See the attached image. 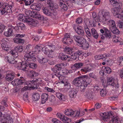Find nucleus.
I'll list each match as a JSON object with an SVG mask.
<instances>
[{
	"label": "nucleus",
	"mask_w": 123,
	"mask_h": 123,
	"mask_svg": "<svg viewBox=\"0 0 123 123\" xmlns=\"http://www.w3.org/2000/svg\"><path fill=\"white\" fill-rule=\"evenodd\" d=\"M110 4L115 6L111 9V12L116 18L119 19L123 18V11L121 9L122 6L118 1L117 0H109Z\"/></svg>",
	"instance_id": "obj_1"
},
{
	"label": "nucleus",
	"mask_w": 123,
	"mask_h": 123,
	"mask_svg": "<svg viewBox=\"0 0 123 123\" xmlns=\"http://www.w3.org/2000/svg\"><path fill=\"white\" fill-rule=\"evenodd\" d=\"M100 116L104 121H107L111 118V120H110L108 123H118V120L117 118L115 116L113 115L112 112H105L100 113Z\"/></svg>",
	"instance_id": "obj_2"
},
{
	"label": "nucleus",
	"mask_w": 123,
	"mask_h": 123,
	"mask_svg": "<svg viewBox=\"0 0 123 123\" xmlns=\"http://www.w3.org/2000/svg\"><path fill=\"white\" fill-rule=\"evenodd\" d=\"M13 86H18L19 85H27L25 86L27 87L28 88L30 87H32L34 88H35V86H33L34 85H35V84L32 82L31 81H27L26 82L25 80H20L18 79H16L12 81L11 82Z\"/></svg>",
	"instance_id": "obj_3"
},
{
	"label": "nucleus",
	"mask_w": 123,
	"mask_h": 123,
	"mask_svg": "<svg viewBox=\"0 0 123 123\" xmlns=\"http://www.w3.org/2000/svg\"><path fill=\"white\" fill-rule=\"evenodd\" d=\"M98 17L99 21L103 23L110 18L109 12L104 10H102L99 12Z\"/></svg>",
	"instance_id": "obj_4"
},
{
	"label": "nucleus",
	"mask_w": 123,
	"mask_h": 123,
	"mask_svg": "<svg viewBox=\"0 0 123 123\" xmlns=\"http://www.w3.org/2000/svg\"><path fill=\"white\" fill-rule=\"evenodd\" d=\"M55 49V46L54 45H48L44 46L43 45L42 48V51L44 54L47 55L51 54L53 51V50Z\"/></svg>",
	"instance_id": "obj_5"
},
{
	"label": "nucleus",
	"mask_w": 123,
	"mask_h": 123,
	"mask_svg": "<svg viewBox=\"0 0 123 123\" xmlns=\"http://www.w3.org/2000/svg\"><path fill=\"white\" fill-rule=\"evenodd\" d=\"M25 14L27 16H31L36 18H37L41 20H44V17L39 14L38 12H37L34 11L31 12L29 10H27L25 12Z\"/></svg>",
	"instance_id": "obj_6"
},
{
	"label": "nucleus",
	"mask_w": 123,
	"mask_h": 123,
	"mask_svg": "<svg viewBox=\"0 0 123 123\" xmlns=\"http://www.w3.org/2000/svg\"><path fill=\"white\" fill-rule=\"evenodd\" d=\"M4 5L5 6V7L0 9L1 12L2 14H3L5 13H8L9 15L11 14L12 13L11 8L13 7V5H9L7 3H6L4 4Z\"/></svg>",
	"instance_id": "obj_7"
},
{
	"label": "nucleus",
	"mask_w": 123,
	"mask_h": 123,
	"mask_svg": "<svg viewBox=\"0 0 123 123\" xmlns=\"http://www.w3.org/2000/svg\"><path fill=\"white\" fill-rule=\"evenodd\" d=\"M88 77V76L84 75L75 78L73 81V84L76 86H80L81 82H83Z\"/></svg>",
	"instance_id": "obj_8"
},
{
	"label": "nucleus",
	"mask_w": 123,
	"mask_h": 123,
	"mask_svg": "<svg viewBox=\"0 0 123 123\" xmlns=\"http://www.w3.org/2000/svg\"><path fill=\"white\" fill-rule=\"evenodd\" d=\"M62 72V71H60L58 73H55V75L57 77L59 80H59L58 83L60 84H63L64 86H69V87H70L71 86V84L68 82L67 81L65 80H61L63 76L62 75L60 74V73H61Z\"/></svg>",
	"instance_id": "obj_9"
},
{
	"label": "nucleus",
	"mask_w": 123,
	"mask_h": 123,
	"mask_svg": "<svg viewBox=\"0 0 123 123\" xmlns=\"http://www.w3.org/2000/svg\"><path fill=\"white\" fill-rule=\"evenodd\" d=\"M24 59L25 61L27 62L30 61H35L36 58L33 55V53L31 52H29V53L26 54L24 56Z\"/></svg>",
	"instance_id": "obj_10"
},
{
	"label": "nucleus",
	"mask_w": 123,
	"mask_h": 123,
	"mask_svg": "<svg viewBox=\"0 0 123 123\" xmlns=\"http://www.w3.org/2000/svg\"><path fill=\"white\" fill-rule=\"evenodd\" d=\"M28 63L27 62H24L22 63L19 62L18 63H16L14 66L18 69H20L23 71H27V68L28 66H27Z\"/></svg>",
	"instance_id": "obj_11"
},
{
	"label": "nucleus",
	"mask_w": 123,
	"mask_h": 123,
	"mask_svg": "<svg viewBox=\"0 0 123 123\" xmlns=\"http://www.w3.org/2000/svg\"><path fill=\"white\" fill-rule=\"evenodd\" d=\"M91 82V79L88 77L84 81L82 82L80 86V90L81 91H84L87 86L88 84Z\"/></svg>",
	"instance_id": "obj_12"
},
{
	"label": "nucleus",
	"mask_w": 123,
	"mask_h": 123,
	"mask_svg": "<svg viewBox=\"0 0 123 123\" xmlns=\"http://www.w3.org/2000/svg\"><path fill=\"white\" fill-rule=\"evenodd\" d=\"M13 119L8 114H5L3 117L1 118V120L0 123H12Z\"/></svg>",
	"instance_id": "obj_13"
},
{
	"label": "nucleus",
	"mask_w": 123,
	"mask_h": 123,
	"mask_svg": "<svg viewBox=\"0 0 123 123\" xmlns=\"http://www.w3.org/2000/svg\"><path fill=\"white\" fill-rule=\"evenodd\" d=\"M23 49V47L22 46H19L16 47H15L14 50H11L10 53L14 58H16L18 56V53L16 50L18 52H21L22 51Z\"/></svg>",
	"instance_id": "obj_14"
},
{
	"label": "nucleus",
	"mask_w": 123,
	"mask_h": 123,
	"mask_svg": "<svg viewBox=\"0 0 123 123\" xmlns=\"http://www.w3.org/2000/svg\"><path fill=\"white\" fill-rule=\"evenodd\" d=\"M114 79L112 77H107V84L115 87V88L117 89L119 87V84L118 83L115 84L114 82Z\"/></svg>",
	"instance_id": "obj_15"
},
{
	"label": "nucleus",
	"mask_w": 123,
	"mask_h": 123,
	"mask_svg": "<svg viewBox=\"0 0 123 123\" xmlns=\"http://www.w3.org/2000/svg\"><path fill=\"white\" fill-rule=\"evenodd\" d=\"M25 21L28 24L31 26H36L37 24V20H35L30 17L25 18Z\"/></svg>",
	"instance_id": "obj_16"
},
{
	"label": "nucleus",
	"mask_w": 123,
	"mask_h": 123,
	"mask_svg": "<svg viewBox=\"0 0 123 123\" xmlns=\"http://www.w3.org/2000/svg\"><path fill=\"white\" fill-rule=\"evenodd\" d=\"M83 41L81 42L79 45L80 47L86 50L88 49L90 45L86 39H83Z\"/></svg>",
	"instance_id": "obj_17"
},
{
	"label": "nucleus",
	"mask_w": 123,
	"mask_h": 123,
	"mask_svg": "<svg viewBox=\"0 0 123 123\" xmlns=\"http://www.w3.org/2000/svg\"><path fill=\"white\" fill-rule=\"evenodd\" d=\"M53 10L49 9L47 8H45L43 9V13L48 16H52L53 15H55L56 13L53 12Z\"/></svg>",
	"instance_id": "obj_18"
},
{
	"label": "nucleus",
	"mask_w": 123,
	"mask_h": 123,
	"mask_svg": "<svg viewBox=\"0 0 123 123\" xmlns=\"http://www.w3.org/2000/svg\"><path fill=\"white\" fill-rule=\"evenodd\" d=\"M106 22H105L103 23L104 24H106L108 25L111 26V29L113 28H115L116 26L115 22L114 21L112 20H111L109 19L108 20L106 21Z\"/></svg>",
	"instance_id": "obj_19"
},
{
	"label": "nucleus",
	"mask_w": 123,
	"mask_h": 123,
	"mask_svg": "<svg viewBox=\"0 0 123 123\" xmlns=\"http://www.w3.org/2000/svg\"><path fill=\"white\" fill-rule=\"evenodd\" d=\"M5 60L10 63L13 64L14 65V66L17 63V62L15 61L13 57L11 56H6L5 58Z\"/></svg>",
	"instance_id": "obj_20"
},
{
	"label": "nucleus",
	"mask_w": 123,
	"mask_h": 123,
	"mask_svg": "<svg viewBox=\"0 0 123 123\" xmlns=\"http://www.w3.org/2000/svg\"><path fill=\"white\" fill-rule=\"evenodd\" d=\"M84 64L81 62L76 63L74 65L71 67V69L73 70H75L81 68L83 66Z\"/></svg>",
	"instance_id": "obj_21"
},
{
	"label": "nucleus",
	"mask_w": 123,
	"mask_h": 123,
	"mask_svg": "<svg viewBox=\"0 0 123 123\" xmlns=\"http://www.w3.org/2000/svg\"><path fill=\"white\" fill-rule=\"evenodd\" d=\"M15 76L13 73L10 72L6 74L5 77L6 80L8 81H11L13 79Z\"/></svg>",
	"instance_id": "obj_22"
},
{
	"label": "nucleus",
	"mask_w": 123,
	"mask_h": 123,
	"mask_svg": "<svg viewBox=\"0 0 123 123\" xmlns=\"http://www.w3.org/2000/svg\"><path fill=\"white\" fill-rule=\"evenodd\" d=\"M75 30L76 32L79 35L81 36L84 35V32L81 26H78Z\"/></svg>",
	"instance_id": "obj_23"
},
{
	"label": "nucleus",
	"mask_w": 123,
	"mask_h": 123,
	"mask_svg": "<svg viewBox=\"0 0 123 123\" xmlns=\"http://www.w3.org/2000/svg\"><path fill=\"white\" fill-rule=\"evenodd\" d=\"M41 7V4H32L31 6V8L32 9L36 10L37 11H39Z\"/></svg>",
	"instance_id": "obj_24"
},
{
	"label": "nucleus",
	"mask_w": 123,
	"mask_h": 123,
	"mask_svg": "<svg viewBox=\"0 0 123 123\" xmlns=\"http://www.w3.org/2000/svg\"><path fill=\"white\" fill-rule=\"evenodd\" d=\"M105 32L104 35L106 38H110L112 37L110 31L107 28H105Z\"/></svg>",
	"instance_id": "obj_25"
},
{
	"label": "nucleus",
	"mask_w": 123,
	"mask_h": 123,
	"mask_svg": "<svg viewBox=\"0 0 123 123\" xmlns=\"http://www.w3.org/2000/svg\"><path fill=\"white\" fill-rule=\"evenodd\" d=\"M41 103L43 104L47 101L48 98V95L47 93H43L42 94Z\"/></svg>",
	"instance_id": "obj_26"
},
{
	"label": "nucleus",
	"mask_w": 123,
	"mask_h": 123,
	"mask_svg": "<svg viewBox=\"0 0 123 123\" xmlns=\"http://www.w3.org/2000/svg\"><path fill=\"white\" fill-rule=\"evenodd\" d=\"M60 4L61 9L62 11H66L67 10L68 7L67 5L65 4L64 1H60Z\"/></svg>",
	"instance_id": "obj_27"
},
{
	"label": "nucleus",
	"mask_w": 123,
	"mask_h": 123,
	"mask_svg": "<svg viewBox=\"0 0 123 123\" xmlns=\"http://www.w3.org/2000/svg\"><path fill=\"white\" fill-rule=\"evenodd\" d=\"M43 45L41 44H39L37 45L35 48V50L31 52L33 53V54L35 53H36V54L38 53L40 51V50L43 47Z\"/></svg>",
	"instance_id": "obj_28"
},
{
	"label": "nucleus",
	"mask_w": 123,
	"mask_h": 123,
	"mask_svg": "<svg viewBox=\"0 0 123 123\" xmlns=\"http://www.w3.org/2000/svg\"><path fill=\"white\" fill-rule=\"evenodd\" d=\"M73 37L74 40L79 44L83 41V39H84L83 37L76 36H74Z\"/></svg>",
	"instance_id": "obj_29"
},
{
	"label": "nucleus",
	"mask_w": 123,
	"mask_h": 123,
	"mask_svg": "<svg viewBox=\"0 0 123 123\" xmlns=\"http://www.w3.org/2000/svg\"><path fill=\"white\" fill-rule=\"evenodd\" d=\"M32 83H35V85H33V86H34L35 88H34L33 87H30V88H31L32 89H37V82L39 84H41L42 83V80L40 78H38V79H37L36 80L33 81L32 80L31 81Z\"/></svg>",
	"instance_id": "obj_30"
},
{
	"label": "nucleus",
	"mask_w": 123,
	"mask_h": 123,
	"mask_svg": "<svg viewBox=\"0 0 123 123\" xmlns=\"http://www.w3.org/2000/svg\"><path fill=\"white\" fill-rule=\"evenodd\" d=\"M64 113L66 115L68 116H71L74 114V111L71 109H67L65 110Z\"/></svg>",
	"instance_id": "obj_31"
},
{
	"label": "nucleus",
	"mask_w": 123,
	"mask_h": 123,
	"mask_svg": "<svg viewBox=\"0 0 123 123\" xmlns=\"http://www.w3.org/2000/svg\"><path fill=\"white\" fill-rule=\"evenodd\" d=\"M4 35L7 37H9L13 35V33L12 29L11 28H9L7 31L4 33Z\"/></svg>",
	"instance_id": "obj_32"
},
{
	"label": "nucleus",
	"mask_w": 123,
	"mask_h": 123,
	"mask_svg": "<svg viewBox=\"0 0 123 123\" xmlns=\"http://www.w3.org/2000/svg\"><path fill=\"white\" fill-rule=\"evenodd\" d=\"M97 19V18L96 19L92 18L89 21V25L91 26H95L96 25V22L99 21V19Z\"/></svg>",
	"instance_id": "obj_33"
},
{
	"label": "nucleus",
	"mask_w": 123,
	"mask_h": 123,
	"mask_svg": "<svg viewBox=\"0 0 123 123\" xmlns=\"http://www.w3.org/2000/svg\"><path fill=\"white\" fill-rule=\"evenodd\" d=\"M28 73L29 74L31 78H33L34 77L37 76L38 75V74L37 72L33 70L28 71Z\"/></svg>",
	"instance_id": "obj_34"
},
{
	"label": "nucleus",
	"mask_w": 123,
	"mask_h": 123,
	"mask_svg": "<svg viewBox=\"0 0 123 123\" xmlns=\"http://www.w3.org/2000/svg\"><path fill=\"white\" fill-rule=\"evenodd\" d=\"M56 96L61 101H65L66 98L60 92H57L56 93Z\"/></svg>",
	"instance_id": "obj_35"
},
{
	"label": "nucleus",
	"mask_w": 123,
	"mask_h": 123,
	"mask_svg": "<svg viewBox=\"0 0 123 123\" xmlns=\"http://www.w3.org/2000/svg\"><path fill=\"white\" fill-rule=\"evenodd\" d=\"M91 31L93 37L97 39L98 36V35L96 30L94 28H92L91 29Z\"/></svg>",
	"instance_id": "obj_36"
},
{
	"label": "nucleus",
	"mask_w": 123,
	"mask_h": 123,
	"mask_svg": "<svg viewBox=\"0 0 123 123\" xmlns=\"http://www.w3.org/2000/svg\"><path fill=\"white\" fill-rule=\"evenodd\" d=\"M76 91L74 90L70 91L69 92V95L70 98H73L75 97L77 95Z\"/></svg>",
	"instance_id": "obj_37"
},
{
	"label": "nucleus",
	"mask_w": 123,
	"mask_h": 123,
	"mask_svg": "<svg viewBox=\"0 0 123 123\" xmlns=\"http://www.w3.org/2000/svg\"><path fill=\"white\" fill-rule=\"evenodd\" d=\"M69 56L66 55L64 54L63 53H59L58 56L59 58L60 59L62 60H65L68 58Z\"/></svg>",
	"instance_id": "obj_38"
},
{
	"label": "nucleus",
	"mask_w": 123,
	"mask_h": 123,
	"mask_svg": "<svg viewBox=\"0 0 123 123\" xmlns=\"http://www.w3.org/2000/svg\"><path fill=\"white\" fill-rule=\"evenodd\" d=\"M40 95L38 93L35 92L34 93L32 96L33 100L35 101L38 100L39 99Z\"/></svg>",
	"instance_id": "obj_39"
},
{
	"label": "nucleus",
	"mask_w": 123,
	"mask_h": 123,
	"mask_svg": "<svg viewBox=\"0 0 123 123\" xmlns=\"http://www.w3.org/2000/svg\"><path fill=\"white\" fill-rule=\"evenodd\" d=\"M65 53L68 54H71L74 52L73 48L70 47H68L65 48Z\"/></svg>",
	"instance_id": "obj_40"
},
{
	"label": "nucleus",
	"mask_w": 123,
	"mask_h": 123,
	"mask_svg": "<svg viewBox=\"0 0 123 123\" xmlns=\"http://www.w3.org/2000/svg\"><path fill=\"white\" fill-rule=\"evenodd\" d=\"M13 40L15 43H23L25 42L24 40L21 38H15Z\"/></svg>",
	"instance_id": "obj_41"
},
{
	"label": "nucleus",
	"mask_w": 123,
	"mask_h": 123,
	"mask_svg": "<svg viewBox=\"0 0 123 123\" xmlns=\"http://www.w3.org/2000/svg\"><path fill=\"white\" fill-rule=\"evenodd\" d=\"M91 69L88 67H86L83 68L81 69V71L83 73H86L90 71Z\"/></svg>",
	"instance_id": "obj_42"
},
{
	"label": "nucleus",
	"mask_w": 123,
	"mask_h": 123,
	"mask_svg": "<svg viewBox=\"0 0 123 123\" xmlns=\"http://www.w3.org/2000/svg\"><path fill=\"white\" fill-rule=\"evenodd\" d=\"M1 46L2 49L6 51L10 49V46H8L7 43H2Z\"/></svg>",
	"instance_id": "obj_43"
},
{
	"label": "nucleus",
	"mask_w": 123,
	"mask_h": 123,
	"mask_svg": "<svg viewBox=\"0 0 123 123\" xmlns=\"http://www.w3.org/2000/svg\"><path fill=\"white\" fill-rule=\"evenodd\" d=\"M117 63L120 66H123V56H121L118 58Z\"/></svg>",
	"instance_id": "obj_44"
},
{
	"label": "nucleus",
	"mask_w": 123,
	"mask_h": 123,
	"mask_svg": "<svg viewBox=\"0 0 123 123\" xmlns=\"http://www.w3.org/2000/svg\"><path fill=\"white\" fill-rule=\"evenodd\" d=\"M102 69L104 70V71L105 73L110 74L112 72L111 70L110 67H102Z\"/></svg>",
	"instance_id": "obj_45"
},
{
	"label": "nucleus",
	"mask_w": 123,
	"mask_h": 123,
	"mask_svg": "<svg viewBox=\"0 0 123 123\" xmlns=\"http://www.w3.org/2000/svg\"><path fill=\"white\" fill-rule=\"evenodd\" d=\"M62 121L64 123H69L71 121V119L65 116L63 117Z\"/></svg>",
	"instance_id": "obj_46"
},
{
	"label": "nucleus",
	"mask_w": 123,
	"mask_h": 123,
	"mask_svg": "<svg viewBox=\"0 0 123 123\" xmlns=\"http://www.w3.org/2000/svg\"><path fill=\"white\" fill-rule=\"evenodd\" d=\"M84 30L85 31L87 35L90 37L91 35V34L90 31V30L88 27L87 25L84 26Z\"/></svg>",
	"instance_id": "obj_47"
},
{
	"label": "nucleus",
	"mask_w": 123,
	"mask_h": 123,
	"mask_svg": "<svg viewBox=\"0 0 123 123\" xmlns=\"http://www.w3.org/2000/svg\"><path fill=\"white\" fill-rule=\"evenodd\" d=\"M86 98H90L92 96V92L90 90L87 91L85 95Z\"/></svg>",
	"instance_id": "obj_48"
},
{
	"label": "nucleus",
	"mask_w": 123,
	"mask_h": 123,
	"mask_svg": "<svg viewBox=\"0 0 123 123\" xmlns=\"http://www.w3.org/2000/svg\"><path fill=\"white\" fill-rule=\"evenodd\" d=\"M48 61V59L46 58H42L38 60L39 62L42 64H44L45 63L47 62Z\"/></svg>",
	"instance_id": "obj_49"
},
{
	"label": "nucleus",
	"mask_w": 123,
	"mask_h": 123,
	"mask_svg": "<svg viewBox=\"0 0 123 123\" xmlns=\"http://www.w3.org/2000/svg\"><path fill=\"white\" fill-rule=\"evenodd\" d=\"M121 40V38L120 37H118L116 36H114L113 39V41L115 42H120Z\"/></svg>",
	"instance_id": "obj_50"
},
{
	"label": "nucleus",
	"mask_w": 123,
	"mask_h": 123,
	"mask_svg": "<svg viewBox=\"0 0 123 123\" xmlns=\"http://www.w3.org/2000/svg\"><path fill=\"white\" fill-rule=\"evenodd\" d=\"M27 65L30 68L33 69H35L37 67V65L35 63H28Z\"/></svg>",
	"instance_id": "obj_51"
},
{
	"label": "nucleus",
	"mask_w": 123,
	"mask_h": 123,
	"mask_svg": "<svg viewBox=\"0 0 123 123\" xmlns=\"http://www.w3.org/2000/svg\"><path fill=\"white\" fill-rule=\"evenodd\" d=\"M19 29H20L21 30H24L25 29V26L22 23H20L18 25Z\"/></svg>",
	"instance_id": "obj_52"
},
{
	"label": "nucleus",
	"mask_w": 123,
	"mask_h": 123,
	"mask_svg": "<svg viewBox=\"0 0 123 123\" xmlns=\"http://www.w3.org/2000/svg\"><path fill=\"white\" fill-rule=\"evenodd\" d=\"M63 43L66 44H70L72 42V40L70 38H68L66 40H65Z\"/></svg>",
	"instance_id": "obj_53"
},
{
	"label": "nucleus",
	"mask_w": 123,
	"mask_h": 123,
	"mask_svg": "<svg viewBox=\"0 0 123 123\" xmlns=\"http://www.w3.org/2000/svg\"><path fill=\"white\" fill-rule=\"evenodd\" d=\"M101 55V59H105L110 56V55L108 54H105Z\"/></svg>",
	"instance_id": "obj_54"
},
{
	"label": "nucleus",
	"mask_w": 123,
	"mask_h": 123,
	"mask_svg": "<svg viewBox=\"0 0 123 123\" xmlns=\"http://www.w3.org/2000/svg\"><path fill=\"white\" fill-rule=\"evenodd\" d=\"M24 1L26 6L30 5L33 1V0H23Z\"/></svg>",
	"instance_id": "obj_55"
},
{
	"label": "nucleus",
	"mask_w": 123,
	"mask_h": 123,
	"mask_svg": "<svg viewBox=\"0 0 123 123\" xmlns=\"http://www.w3.org/2000/svg\"><path fill=\"white\" fill-rule=\"evenodd\" d=\"M7 100V98L6 97H5L2 99L1 102V103L6 107L7 106V105L6 103Z\"/></svg>",
	"instance_id": "obj_56"
},
{
	"label": "nucleus",
	"mask_w": 123,
	"mask_h": 123,
	"mask_svg": "<svg viewBox=\"0 0 123 123\" xmlns=\"http://www.w3.org/2000/svg\"><path fill=\"white\" fill-rule=\"evenodd\" d=\"M111 29L114 33L117 34H118L119 33V31L117 29L116 26L115 28H113Z\"/></svg>",
	"instance_id": "obj_57"
},
{
	"label": "nucleus",
	"mask_w": 123,
	"mask_h": 123,
	"mask_svg": "<svg viewBox=\"0 0 123 123\" xmlns=\"http://www.w3.org/2000/svg\"><path fill=\"white\" fill-rule=\"evenodd\" d=\"M44 89L45 90L49 92L53 93L55 92V91L53 89L49 88L47 87H45Z\"/></svg>",
	"instance_id": "obj_58"
},
{
	"label": "nucleus",
	"mask_w": 123,
	"mask_h": 123,
	"mask_svg": "<svg viewBox=\"0 0 123 123\" xmlns=\"http://www.w3.org/2000/svg\"><path fill=\"white\" fill-rule=\"evenodd\" d=\"M63 67V64L62 63L61 64L56 65L55 66V68H59V70H61L62 68Z\"/></svg>",
	"instance_id": "obj_59"
},
{
	"label": "nucleus",
	"mask_w": 123,
	"mask_h": 123,
	"mask_svg": "<svg viewBox=\"0 0 123 123\" xmlns=\"http://www.w3.org/2000/svg\"><path fill=\"white\" fill-rule=\"evenodd\" d=\"M68 38H70V36L69 34L66 33L64 35V37L62 39V41L63 42H64L65 40H66Z\"/></svg>",
	"instance_id": "obj_60"
},
{
	"label": "nucleus",
	"mask_w": 123,
	"mask_h": 123,
	"mask_svg": "<svg viewBox=\"0 0 123 123\" xmlns=\"http://www.w3.org/2000/svg\"><path fill=\"white\" fill-rule=\"evenodd\" d=\"M90 77L92 78L96 79L97 78V77L95 74L93 73H90L89 74Z\"/></svg>",
	"instance_id": "obj_61"
},
{
	"label": "nucleus",
	"mask_w": 123,
	"mask_h": 123,
	"mask_svg": "<svg viewBox=\"0 0 123 123\" xmlns=\"http://www.w3.org/2000/svg\"><path fill=\"white\" fill-rule=\"evenodd\" d=\"M56 116L57 117L59 118L62 121L63 117L64 116L63 115L62 113H57L56 114Z\"/></svg>",
	"instance_id": "obj_62"
},
{
	"label": "nucleus",
	"mask_w": 123,
	"mask_h": 123,
	"mask_svg": "<svg viewBox=\"0 0 123 123\" xmlns=\"http://www.w3.org/2000/svg\"><path fill=\"white\" fill-rule=\"evenodd\" d=\"M5 28V26L3 24L0 25V33H1Z\"/></svg>",
	"instance_id": "obj_63"
},
{
	"label": "nucleus",
	"mask_w": 123,
	"mask_h": 123,
	"mask_svg": "<svg viewBox=\"0 0 123 123\" xmlns=\"http://www.w3.org/2000/svg\"><path fill=\"white\" fill-rule=\"evenodd\" d=\"M100 92V95L102 96H105L107 93V92L105 90L102 89Z\"/></svg>",
	"instance_id": "obj_64"
}]
</instances>
